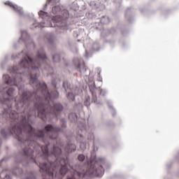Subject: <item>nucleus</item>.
<instances>
[{
  "label": "nucleus",
  "mask_w": 179,
  "mask_h": 179,
  "mask_svg": "<svg viewBox=\"0 0 179 179\" xmlns=\"http://www.w3.org/2000/svg\"><path fill=\"white\" fill-rule=\"evenodd\" d=\"M20 41L24 43L27 51L22 50L15 56L11 55V59H22L19 65L8 67L11 76L8 74L3 75L0 92L8 94L13 90L12 101L14 102L15 110H19V106L23 107L24 102L29 101V93H40L45 99H58V78L57 74L54 73V68L50 64V59L47 57L44 48L39 49L36 53V57H33L30 55V50H34L36 44L33 41L29 42L30 35L27 31H21L18 43Z\"/></svg>",
  "instance_id": "f257e3e1"
},
{
  "label": "nucleus",
  "mask_w": 179,
  "mask_h": 179,
  "mask_svg": "<svg viewBox=\"0 0 179 179\" xmlns=\"http://www.w3.org/2000/svg\"><path fill=\"white\" fill-rule=\"evenodd\" d=\"M59 121L61 127L49 124L44 129L38 130L30 127L27 143L31 145L32 154L44 162L41 168L43 171H50L53 177L57 173L64 178L72 169L68 155L76 151V145L69 142L65 145L59 139V133H63L67 127L66 119L62 117Z\"/></svg>",
  "instance_id": "f03ea898"
},
{
  "label": "nucleus",
  "mask_w": 179,
  "mask_h": 179,
  "mask_svg": "<svg viewBox=\"0 0 179 179\" xmlns=\"http://www.w3.org/2000/svg\"><path fill=\"white\" fill-rule=\"evenodd\" d=\"M28 101L24 102L23 106H19V108L16 109L20 113L22 118L19 120L17 116L15 117L17 121L15 124L7 129L8 135L19 132L21 135H24L27 139L30 138L29 136V131L30 127L34 128L33 125L36 124V118L38 117L42 121H51L53 118L58 120L61 113L64 111V105L61 103H54L51 105V101L46 99L43 96L31 93L28 94Z\"/></svg>",
  "instance_id": "7ed1b4c3"
},
{
  "label": "nucleus",
  "mask_w": 179,
  "mask_h": 179,
  "mask_svg": "<svg viewBox=\"0 0 179 179\" xmlns=\"http://www.w3.org/2000/svg\"><path fill=\"white\" fill-rule=\"evenodd\" d=\"M12 96H13V90H11L10 93L5 94L3 92H0V106H2L3 110L0 113V118H2L3 122H6L8 126L3 128L1 131V135H2L4 139H7L9 136H15L17 142H19L20 146L22 148V150L15 157V162H16V157L19 156L20 153H23V150H28L29 155H30L31 148V144L27 143V138L24 134H21L19 131L9 134V131L7 130L10 128L13 124H16L17 121L15 117H17L19 121L22 120V114L17 111L12 110L13 107V102ZM2 146V138L0 137V148Z\"/></svg>",
  "instance_id": "20e7f679"
},
{
  "label": "nucleus",
  "mask_w": 179,
  "mask_h": 179,
  "mask_svg": "<svg viewBox=\"0 0 179 179\" xmlns=\"http://www.w3.org/2000/svg\"><path fill=\"white\" fill-rule=\"evenodd\" d=\"M51 2L57 3L59 2V0H47V3L43 6V10L38 12V16L43 22H38L35 20L33 26L31 27V30H34L37 27H55L56 30H63V31L69 30L71 31L73 29L72 24H73V22L71 20L73 17V14L70 13L66 9L62 10L60 6L56 5L52 8V13L53 15L59 13V15L50 17L48 13L45 12V10L47 9L48 3H51Z\"/></svg>",
  "instance_id": "39448f33"
},
{
  "label": "nucleus",
  "mask_w": 179,
  "mask_h": 179,
  "mask_svg": "<svg viewBox=\"0 0 179 179\" xmlns=\"http://www.w3.org/2000/svg\"><path fill=\"white\" fill-rule=\"evenodd\" d=\"M79 162H86L83 165H78L76 166V171L74 173L69 171L70 176L68 175L66 179H78L76 178H92L93 177H98L101 178L104 176V167L108 166V164H106V159L101 158L96 156V152L91 153V158L89 159L83 154H80L78 156Z\"/></svg>",
  "instance_id": "423d86ee"
},
{
  "label": "nucleus",
  "mask_w": 179,
  "mask_h": 179,
  "mask_svg": "<svg viewBox=\"0 0 179 179\" xmlns=\"http://www.w3.org/2000/svg\"><path fill=\"white\" fill-rule=\"evenodd\" d=\"M15 163L17 164H22L24 167H27L29 163H35L38 167H39V171L42 174L43 179H62V176L56 173L53 176L51 175L50 171H44L41 170L44 162L39 158L36 157V155L33 154V151L31 150L29 154L28 150H23L22 153L15 158Z\"/></svg>",
  "instance_id": "0eeeda50"
},
{
  "label": "nucleus",
  "mask_w": 179,
  "mask_h": 179,
  "mask_svg": "<svg viewBox=\"0 0 179 179\" xmlns=\"http://www.w3.org/2000/svg\"><path fill=\"white\" fill-rule=\"evenodd\" d=\"M82 127L78 128V131L76 132V140L80 143V148L81 150H86L89 148V143L83 141L85 138L92 142L93 146V152L97 150V148L94 146V134L92 132H87V129H86V124H82Z\"/></svg>",
  "instance_id": "6e6552de"
},
{
  "label": "nucleus",
  "mask_w": 179,
  "mask_h": 179,
  "mask_svg": "<svg viewBox=\"0 0 179 179\" xmlns=\"http://www.w3.org/2000/svg\"><path fill=\"white\" fill-rule=\"evenodd\" d=\"M89 89H90V93H92V103H94L96 106H102L103 103L97 100V94H96V92H94V90L97 89V87L96 86V83L94 82L91 83L89 85Z\"/></svg>",
  "instance_id": "1a4fd4ad"
},
{
  "label": "nucleus",
  "mask_w": 179,
  "mask_h": 179,
  "mask_svg": "<svg viewBox=\"0 0 179 179\" xmlns=\"http://www.w3.org/2000/svg\"><path fill=\"white\" fill-rule=\"evenodd\" d=\"M73 62L80 73H86V71L89 69L86 66L85 61L80 60L79 59H73Z\"/></svg>",
  "instance_id": "9d476101"
},
{
  "label": "nucleus",
  "mask_w": 179,
  "mask_h": 179,
  "mask_svg": "<svg viewBox=\"0 0 179 179\" xmlns=\"http://www.w3.org/2000/svg\"><path fill=\"white\" fill-rule=\"evenodd\" d=\"M4 5L6 6H9L10 8H13V10L15 12V13H17L19 16L26 17V14L24 13V11H23V8L20 6H18L16 4H14L13 3L10 1H6L4 3Z\"/></svg>",
  "instance_id": "9b49d317"
},
{
  "label": "nucleus",
  "mask_w": 179,
  "mask_h": 179,
  "mask_svg": "<svg viewBox=\"0 0 179 179\" xmlns=\"http://www.w3.org/2000/svg\"><path fill=\"white\" fill-rule=\"evenodd\" d=\"M135 15V9L132 7H129L124 13V17L127 20L128 23H134L135 22V18L134 17Z\"/></svg>",
  "instance_id": "f8f14e48"
},
{
  "label": "nucleus",
  "mask_w": 179,
  "mask_h": 179,
  "mask_svg": "<svg viewBox=\"0 0 179 179\" xmlns=\"http://www.w3.org/2000/svg\"><path fill=\"white\" fill-rule=\"evenodd\" d=\"M45 38L48 40L49 47L50 50H55V43L54 42L55 40V36L53 33H47L45 35Z\"/></svg>",
  "instance_id": "ddd939ff"
},
{
  "label": "nucleus",
  "mask_w": 179,
  "mask_h": 179,
  "mask_svg": "<svg viewBox=\"0 0 179 179\" xmlns=\"http://www.w3.org/2000/svg\"><path fill=\"white\" fill-rule=\"evenodd\" d=\"M115 33H117V30L114 28H111L110 29H106L101 33V36L102 37H107L108 36H110V34H115Z\"/></svg>",
  "instance_id": "4468645a"
},
{
  "label": "nucleus",
  "mask_w": 179,
  "mask_h": 179,
  "mask_svg": "<svg viewBox=\"0 0 179 179\" xmlns=\"http://www.w3.org/2000/svg\"><path fill=\"white\" fill-rule=\"evenodd\" d=\"M110 22V20H108V17L106 15H103L101 19H99V21L95 22L96 26H101V24H107Z\"/></svg>",
  "instance_id": "2eb2a0df"
},
{
  "label": "nucleus",
  "mask_w": 179,
  "mask_h": 179,
  "mask_svg": "<svg viewBox=\"0 0 179 179\" xmlns=\"http://www.w3.org/2000/svg\"><path fill=\"white\" fill-rule=\"evenodd\" d=\"M106 104H107L109 110L112 113V117H115V115H117V110H115L114 106H113V105H111V101L110 100H107L106 101Z\"/></svg>",
  "instance_id": "dca6fc26"
},
{
  "label": "nucleus",
  "mask_w": 179,
  "mask_h": 179,
  "mask_svg": "<svg viewBox=\"0 0 179 179\" xmlns=\"http://www.w3.org/2000/svg\"><path fill=\"white\" fill-rule=\"evenodd\" d=\"M62 87L64 89L65 93H67L68 90H72V87H71V83L67 80L63 81Z\"/></svg>",
  "instance_id": "f3484780"
},
{
  "label": "nucleus",
  "mask_w": 179,
  "mask_h": 179,
  "mask_svg": "<svg viewBox=\"0 0 179 179\" xmlns=\"http://www.w3.org/2000/svg\"><path fill=\"white\" fill-rule=\"evenodd\" d=\"M13 174H14V176H22V174H23V169L16 166L13 169Z\"/></svg>",
  "instance_id": "a211bd4d"
},
{
  "label": "nucleus",
  "mask_w": 179,
  "mask_h": 179,
  "mask_svg": "<svg viewBox=\"0 0 179 179\" xmlns=\"http://www.w3.org/2000/svg\"><path fill=\"white\" fill-rule=\"evenodd\" d=\"M61 54L56 52L52 55V59L55 64H57L61 61Z\"/></svg>",
  "instance_id": "6ab92c4d"
},
{
  "label": "nucleus",
  "mask_w": 179,
  "mask_h": 179,
  "mask_svg": "<svg viewBox=\"0 0 179 179\" xmlns=\"http://www.w3.org/2000/svg\"><path fill=\"white\" fill-rule=\"evenodd\" d=\"M79 119V117L78 116V114L75 113H71L69 115V120L71 121V122H73L74 124L78 121Z\"/></svg>",
  "instance_id": "aec40b11"
},
{
  "label": "nucleus",
  "mask_w": 179,
  "mask_h": 179,
  "mask_svg": "<svg viewBox=\"0 0 179 179\" xmlns=\"http://www.w3.org/2000/svg\"><path fill=\"white\" fill-rule=\"evenodd\" d=\"M24 179H37V177H36V173L34 172H27L24 177Z\"/></svg>",
  "instance_id": "412c9836"
},
{
  "label": "nucleus",
  "mask_w": 179,
  "mask_h": 179,
  "mask_svg": "<svg viewBox=\"0 0 179 179\" xmlns=\"http://www.w3.org/2000/svg\"><path fill=\"white\" fill-rule=\"evenodd\" d=\"M89 5L92 9H99V8H100V3L96 1H90Z\"/></svg>",
  "instance_id": "4be33fe9"
},
{
  "label": "nucleus",
  "mask_w": 179,
  "mask_h": 179,
  "mask_svg": "<svg viewBox=\"0 0 179 179\" xmlns=\"http://www.w3.org/2000/svg\"><path fill=\"white\" fill-rule=\"evenodd\" d=\"M107 93H108V92L107 91V90L103 89V88H100V87H99V97L100 99H101V97H106V96H107Z\"/></svg>",
  "instance_id": "5701e85b"
},
{
  "label": "nucleus",
  "mask_w": 179,
  "mask_h": 179,
  "mask_svg": "<svg viewBox=\"0 0 179 179\" xmlns=\"http://www.w3.org/2000/svg\"><path fill=\"white\" fill-rule=\"evenodd\" d=\"M70 10H73V12H76L77 10H79V6L78 5V3L73 2L70 6Z\"/></svg>",
  "instance_id": "b1692460"
},
{
  "label": "nucleus",
  "mask_w": 179,
  "mask_h": 179,
  "mask_svg": "<svg viewBox=\"0 0 179 179\" xmlns=\"http://www.w3.org/2000/svg\"><path fill=\"white\" fill-rule=\"evenodd\" d=\"M92 50L93 52H96V51H100V44L97 42H95L92 44Z\"/></svg>",
  "instance_id": "393cba45"
},
{
  "label": "nucleus",
  "mask_w": 179,
  "mask_h": 179,
  "mask_svg": "<svg viewBox=\"0 0 179 179\" xmlns=\"http://www.w3.org/2000/svg\"><path fill=\"white\" fill-rule=\"evenodd\" d=\"M66 98L68 100H70L71 101H75L76 100V95H74L72 92H67L66 94Z\"/></svg>",
  "instance_id": "a878e982"
},
{
  "label": "nucleus",
  "mask_w": 179,
  "mask_h": 179,
  "mask_svg": "<svg viewBox=\"0 0 179 179\" xmlns=\"http://www.w3.org/2000/svg\"><path fill=\"white\" fill-rule=\"evenodd\" d=\"M121 34L123 36V37H127L128 36V29L127 27H123L122 28L120 29Z\"/></svg>",
  "instance_id": "bb28decb"
},
{
  "label": "nucleus",
  "mask_w": 179,
  "mask_h": 179,
  "mask_svg": "<svg viewBox=\"0 0 179 179\" xmlns=\"http://www.w3.org/2000/svg\"><path fill=\"white\" fill-rule=\"evenodd\" d=\"M90 96L86 97L85 100L84 101V106L87 107V110H89V107H90Z\"/></svg>",
  "instance_id": "cd10ccee"
},
{
  "label": "nucleus",
  "mask_w": 179,
  "mask_h": 179,
  "mask_svg": "<svg viewBox=\"0 0 179 179\" xmlns=\"http://www.w3.org/2000/svg\"><path fill=\"white\" fill-rule=\"evenodd\" d=\"M8 62V55H6L4 57V59L1 61V69H5V65H6V63Z\"/></svg>",
  "instance_id": "c85d7f7f"
},
{
  "label": "nucleus",
  "mask_w": 179,
  "mask_h": 179,
  "mask_svg": "<svg viewBox=\"0 0 179 179\" xmlns=\"http://www.w3.org/2000/svg\"><path fill=\"white\" fill-rule=\"evenodd\" d=\"M76 107H83V104H82L80 102L75 103L73 105V108H76Z\"/></svg>",
  "instance_id": "c756f323"
},
{
  "label": "nucleus",
  "mask_w": 179,
  "mask_h": 179,
  "mask_svg": "<svg viewBox=\"0 0 179 179\" xmlns=\"http://www.w3.org/2000/svg\"><path fill=\"white\" fill-rule=\"evenodd\" d=\"M85 58H90L92 57V54L87 51V50H85Z\"/></svg>",
  "instance_id": "7c9ffc66"
},
{
  "label": "nucleus",
  "mask_w": 179,
  "mask_h": 179,
  "mask_svg": "<svg viewBox=\"0 0 179 179\" xmlns=\"http://www.w3.org/2000/svg\"><path fill=\"white\" fill-rule=\"evenodd\" d=\"M114 3H117V6H121V3L122 2V0H113Z\"/></svg>",
  "instance_id": "2f4dec72"
},
{
  "label": "nucleus",
  "mask_w": 179,
  "mask_h": 179,
  "mask_svg": "<svg viewBox=\"0 0 179 179\" xmlns=\"http://www.w3.org/2000/svg\"><path fill=\"white\" fill-rule=\"evenodd\" d=\"M7 160H8V157H3V159H1L0 160V167H2V162H7Z\"/></svg>",
  "instance_id": "473e14b6"
},
{
  "label": "nucleus",
  "mask_w": 179,
  "mask_h": 179,
  "mask_svg": "<svg viewBox=\"0 0 179 179\" xmlns=\"http://www.w3.org/2000/svg\"><path fill=\"white\" fill-rule=\"evenodd\" d=\"M66 46L68 47V48H71L72 47V42H71L70 41H69L67 42V45Z\"/></svg>",
  "instance_id": "72a5a7b5"
},
{
  "label": "nucleus",
  "mask_w": 179,
  "mask_h": 179,
  "mask_svg": "<svg viewBox=\"0 0 179 179\" xmlns=\"http://www.w3.org/2000/svg\"><path fill=\"white\" fill-rule=\"evenodd\" d=\"M108 125L110 127H114L115 124L113 123V121L110 120L109 122H108Z\"/></svg>",
  "instance_id": "f704fd0d"
},
{
  "label": "nucleus",
  "mask_w": 179,
  "mask_h": 179,
  "mask_svg": "<svg viewBox=\"0 0 179 179\" xmlns=\"http://www.w3.org/2000/svg\"><path fill=\"white\" fill-rule=\"evenodd\" d=\"M4 179H12V177L9 174H6L4 176Z\"/></svg>",
  "instance_id": "c9c22d12"
},
{
  "label": "nucleus",
  "mask_w": 179,
  "mask_h": 179,
  "mask_svg": "<svg viewBox=\"0 0 179 179\" xmlns=\"http://www.w3.org/2000/svg\"><path fill=\"white\" fill-rule=\"evenodd\" d=\"M79 36V34H78V32L77 31H74L73 32V37H76L78 38V37Z\"/></svg>",
  "instance_id": "e433bc0d"
},
{
  "label": "nucleus",
  "mask_w": 179,
  "mask_h": 179,
  "mask_svg": "<svg viewBox=\"0 0 179 179\" xmlns=\"http://www.w3.org/2000/svg\"><path fill=\"white\" fill-rule=\"evenodd\" d=\"M127 45H128V43L124 42V43H122V48H125V47H127Z\"/></svg>",
  "instance_id": "4c0bfd02"
},
{
  "label": "nucleus",
  "mask_w": 179,
  "mask_h": 179,
  "mask_svg": "<svg viewBox=\"0 0 179 179\" xmlns=\"http://www.w3.org/2000/svg\"><path fill=\"white\" fill-rule=\"evenodd\" d=\"M140 12H141V13H142L143 15V13L145 12V8H140Z\"/></svg>",
  "instance_id": "58836bf2"
},
{
  "label": "nucleus",
  "mask_w": 179,
  "mask_h": 179,
  "mask_svg": "<svg viewBox=\"0 0 179 179\" xmlns=\"http://www.w3.org/2000/svg\"><path fill=\"white\" fill-rule=\"evenodd\" d=\"M13 47H14L15 49L17 48V46L16 45V43L13 44Z\"/></svg>",
  "instance_id": "ea45409f"
},
{
  "label": "nucleus",
  "mask_w": 179,
  "mask_h": 179,
  "mask_svg": "<svg viewBox=\"0 0 179 179\" xmlns=\"http://www.w3.org/2000/svg\"><path fill=\"white\" fill-rule=\"evenodd\" d=\"M95 29H96V30H100V28H99V27H95Z\"/></svg>",
  "instance_id": "a19ab883"
},
{
  "label": "nucleus",
  "mask_w": 179,
  "mask_h": 179,
  "mask_svg": "<svg viewBox=\"0 0 179 179\" xmlns=\"http://www.w3.org/2000/svg\"><path fill=\"white\" fill-rule=\"evenodd\" d=\"M106 43H113V41H106Z\"/></svg>",
  "instance_id": "79ce46f5"
},
{
  "label": "nucleus",
  "mask_w": 179,
  "mask_h": 179,
  "mask_svg": "<svg viewBox=\"0 0 179 179\" xmlns=\"http://www.w3.org/2000/svg\"><path fill=\"white\" fill-rule=\"evenodd\" d=\"M100 73H101V71H99V72L98 73V76H99V77H100Z\"/></svg>",
  "instance_id": "37998d69"
},
{
  "label": "nucleus",
  "mask_w": 179,
  "mask_h": 179,
  "mask_svg": "<svg viewBox=\"0 0 179 179\" xmlns=\"http://www.w3.org/2000/svg\"><path fill=\"white\" fill-rule=\"evenodd\" d=\"M78 43H80V39L77 40Z\"/></svg>",
  "instance_id": "c03bdc74"
},
{
  "label": "nucleus",
  "mask_w": 179,
  "mask_h": 179,
  "mask_svg": "<svg viewBox=\"0 0 179 179\" xmlns=\"http://www.w3.org/2000/svg\"><path fill=\"white\" fill-rule=\"evenodd\" d=\"M89 75H90V73H89Z\"/></svg>",
  "instance_id": "a18cd8bd"
},
{
  "label": "nucleus",
  "mask_w": 179,
  "mask_h": 179,
  "mask_svg": "<svg viewBox=\"0 0 179 179\" xmlns=\"http://www.w3.org/2000/svg\"><path fill=\"white\" fill-rule=\"evenodd\" d=\"M85 76H87V75H85Z\"/></svg>",
  "instance_id": "49530a36"
}]
</instances>
